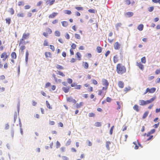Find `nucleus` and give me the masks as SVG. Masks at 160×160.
<instances>
[{"mask_svg":"<svg viewBox=\"0 0 160 160\" xmlns=\"http://www.w3.org/2000/svg\"><path fill=\"white\" fill-rule=\"evenodd\" d=\"M116 70L118 74L122 75L126 72V68L122 64L119 63L116 66Z\"/></svg>","mask_w":160,"mask_h":160,"instance_id":"nucleus-1","label":"nucleus"},{"mask_svg":"<svg viewBox=\"0 0 160 160\" xmlns=\"http://www.w3.org/2000/svg\"><path fill=\"white\" fill-rule=\"evenodd\" d=\"M156 97L154 96L151 98L150 100L144 101V100H140L139 101V104L141 106H144L149 104L152 102L156 99Z\"/></svg>","mask_w":160,"mask_h":160,"instance_id":"nucleus-2","label":"nucleus"},{"mask_svg":"<svg viewBox=\"0 0 160 160\" xmlns=\"http://www.w3.org/2000/svg\"><path fill=\"white\" fill-rule=\"evenodd\" d=\"M102 85L104 86L105 87H103V89L107 90L109 83L108 81L105 79H103L102 80Z\"/></svg>","mask_w":160,"mask_h":160,"instance_id":"nucleus-3","label":"nucleus"},{"mask_svg":"<svg viewBox=\"0 0 160 160\" xmlns=\"http://www.w3.org/2000/svg\"><path fill=\"white\" fill-rule=\"evenodd\" d=\"M46 32H44L42 34L45 37H47L48 36V34H51L52 32V30L48 28H47L45 29Z\"/></svg>","mask_w":160,"mask_h":160,"instance_id":"nucleus-4","label":"nucleus"},{"mask_svg":"<svg viewBox=\"0 0 160 160\" xmlns=\"http://www.w3.org/2000/svg\"><path fill=\"white\" fill-rule=\"evenodd\" d=\"M8 55L6 52H3L1 55V58H3V60L5 61L8 58Z\"/></svg>","mask_w":160,"mask_h":160,"instance_id":"nucleus-5","label":"nucleus"},{"mask_svg":"<svg viewBox=\"0 0 160 160\" xmlns=\"http://www.w3.org/2000/svg\"><path fill=\"white\" fill-rule=\"evenodd\" d=\"M71 86L72 87H74V88L77 89H80L81 88V85H78L76 83H74L71 84Z\"/></svg>","mask_w":160,"mask_h":160,"instance_id":"nucleus-6","label":"nucleus"},{"mask_svg":"<svg viewBox=\"0 0 160 160\" xmlns=\"http://www.w3.org/2000/svg\"><path fill=\"white\" fill-rule=\"evenodd\" d=\"M107 92V90L103 89V87L102 89L99 90L98 92V95L99 96H101L103 94L104 95Z\"/></svg>","mask_w":160,"mask_h":160,"instance_id":"nucleus-7","label":"nucleus"},{"mask_svg":"<svg viewBox=\"0 0 160 160\" xmlns=\"http://www.w3.org/2000/svg\"><path fill=\"white\" fill-rule=\"evenodd\" d=\"M120 48V44L119 43L117 42H116L114 45V48L115 50H118Z\"/></svg>","mask_w":160,"mask_h":160,"instance_id":"nucleus-8","label":"nucleus"},{"mask_svg":"<svg viewBox=\"0 0 160 160\" xmlns=\"http://www.w3.org/2000/svg\"><path fill=\"white\" fill-rule=\"evenodd\" d=\"M137 65L139 67V68L142 70H143L144 68V66L141 63V62H136Z\"/></svg>","mask_w":160,"mask_h":160,"instance_id":"nucleus-9","label":"nucleus"},{"mask_svg":"<svg viewBox=\"0 0 160 160\" xmlns=\"http://www.w3.org/2000/svg\"><path fill=\"white\" fill-rule=\"evenodd\" d=\"M30 35V34L29 32L27 33H24L23 34L22 38L25 40L27 39L28 38Z\"/></svg>","mask_w":160,"mask_h":160,"instance_id":"nucleus-10","label":"nucleus"},{"mask_svg":"<svg viewBox=\"0 0 160 160\" xmlns=\"http://www.w3.org/2000/svg\"><path fill=\"white\" fill-rule=\"evenodd\" d=\"M133 15V13L132 12H128L125 13V15L126 17L130 18Z\"/></svg>","mask_w":160,"mask_h":160,"instance_id":"nucleus-11","label":"nucleus"},{"mask_svg":"<svg viewBox=\"0 0 160 160\" xmlns=\"http://www.w3.org/2000/svg\"><path fill=\"white\" fill-rule=\"evenodd\" d=\"M55 0H47L46 3L47 5L51 6L55 2Z\"/></svg>","mask_w":160,"mask_h":160,"instance_id":"nucleus-12","label":"nucleus"},{"mask_svg":"<svg viewBox=\"0 0 160 160\" xmlns=\"http://www.w3.org/2000/svg\"><path fill=\"white\" fill-rule=\"evenodd\" d=\"M58 13L57 12H54L49 15L48 17L49 18H55Z\"/></svg>","mask_w":160,"mask_h":160,"instance_id":"nucleus-13","label":"nucleus"},{"mask_svg":"<svg viewBox=\"0 0 160 160\" xmlns=\"http://www.w3.org/2000/svg\"><path fill=\"white\" fill-rule=\"evenodd\" d=\"M117 105L118 106V107L117 108V110H119L121 109V106H122V103L121 101H119V102H117Z\"/></svg>","mask_w":160,"mask_h":160,"instance_id":"nucleus-14","label":"nucleus"},{"mask_svg":"<svg viewBox=\"0 0 160 160\" xmlns=\"http://www.w3.org/2000/svg\"><path fill=\"white\" fill-rule=\"evenodd\" d=\"M76 58L78 60L81 59L82 55L79 52H77L76 53Z\"/></svg>","mask_w":160,"mask_h":160,"instance_id":"nucleus-15","label":"nucleus"},{"mask_svg":"<svg viewBox=\"0 0 160 160\" xmlns=\"http://www.w3.org/2000/svg\"><path fill=\"white\" fill-rule=\"evenodd\" d=\"M70 88V87H64L62 89L65 93H67L69 91Z\"/></svg>","mask_w":160,"mask_h":160,"instance_id":"nucleus-16","label":"nucleus"},{"mask_svg":"<svg viewBox=\"0 0 160 160\" xmlns=\"http://www.w3.org/2000/svg\"><path fill=\"white\" fill-rule=\"evenodd\" d=\"M148 88V92L150 93H154L156 90V88H152L150 89L149 88Z\"/></svg>","mask_w":160,"mask_h":160,"instance_id":"nucleus-17","label":"nucleus"},{"mask_svg":"<svg viewBox=\"0 0 160 160\" xmlns=\"http://www.w3.org/2000/svg\"><path fill=\"white\" fill-rule=\"evenodd\" d=\"M119 87L120 88H123L124 86V83L122 81H119L118 83Z\"/></svg>","mask_w":160,"mask_h":160,"instance_id":"nucleus-18","label":"nucleus"},{"mask_svg":"<svg viewBox=\"0 0 160 160\" xmlns=\"http://www.w3.org/2000/svg\"><path fill=\"white\" fill-rule=\"evenodd\" d=\"M118 61V58L117 55H115L113 57V62L116 63Z\"/></svg>","mask_w":160,"mask_h":160,"instance_id":"nucleus-19","label":"nucleus"},{"mask_svg":"<svg viewBox=\"0 0 160 160\" xmlns=\"http://www.w3.org/2000/svg\"><path fill=\"white\" fill-rule=\"evenodd\" d=\"M139 106L137 104H135L133 107V109L134 110H135L136 112H138L139 111Z\"/></svg>","mask_w":160,"mask_h":160,"instance_id":"nucleus-20","label":"nucleus"},{"mask_svg":"<svg viewBox=\"0 0 160 160\" xmlns=\"http://www.w3.org/2000/svg\"><path fill=\"white\" fill-rule=\"evenodd\" d=\"M45 55L46 58H51L52 55L50 52H46L45 53Z\"/></svg>","mask_w":160,"mask_h":160,"instance_id":"nucleus-21","label":"nucleus"},{"mask_svg":"<svg viewBox=\"0 0 160 160\" xmlns=\"http://www.w3.org/2000/svg\"><path fill=\"white\" fill-rule=\"evenodd\" d=\"M155 131L156 130L154 129H153L151 130L147 134V136L148 137L149 136L150 134H152L154 133L155 132Z\"/></svg>","mask_w":160,"mask_h":160,"instance_id":"nucleus-22","label":"nucleus"},{"mask_svg":"<svg viewBox=\"0 0 160 160\" xmlns=\"http://www.w3.org/2000/svg\"><path fill=\"white\" fill-rule=\"evenodd\" d=\"M12 58L13 59H16L17 58L16 53L15 52H12L11 54Z\"/></svg>","mask_w":160,"mask_h":160,"instance_id":"nucleus-23","label":"nucleus"},{"mask_svg":"<svg viewBox=\"0 0 160 160\" xmlns=\"http://www.w3.org/2000/svg\"><path fill=\"white\" fill-rule=\"evenodd\" d=\"M29 56L28 51V50L26 51L25 56V61L26 63H27Z\"/></svg>","mask_w":160,"mask_h":160,"instance_id":"nucleus-24","label":"nucleus"},{"mask_svg":"<svg viewBox=\"0 0 160 160\" xmlns=\"http://www.w3.org/2000/svg\"><path fill=\"white\" fill-rule=\"evenodd\" d=\"M25 39H22V38L21 39H20V42L19 43V46H20L21 45H23L25 44H26V42L25 41H24Z\"/></svg>","mask_w":160,"mask_h":160,"instance_id":"nucleus-25","label":"nucleus"},{"mask_svg":"<svg viewBox=\"0 0 160 160\" xmlns=\"http://www.w3.org/2000/svg\"><path fill=\"white\" fill-rule=\"evenodd\" d=\"M83 67L86 69H87L88 68V64L86 62H83Z\"/></svg>","mask_w":160,"mask_h":160,"instance_id":"nucleus-26","label":"nucleus"},{"mask_svg":"<svg viewBox=\"0 0 160 160\" xmlns=\"http://www.w3.org/2000/svg\"><path fill=\"white\" fill-rule=\"evenodd\" d=\"M62 26L64 27H66L68 25V22L67 21H63L61 22Z\"/></svg>","mask_w":160,"mask_h":160,"instance_id":"nucleus-27","label":"nucleus"},{"mask_svg":"<svg viewBox=\"0 0 160 160\" xmlns=\"http://www.w3.org/2000/svg\"><path fill=\"white\" fill-rule=\"evenodd\" d=\"M143 28V25L142 24L139 25L138 27V29L139 31H142Z\"/></svg>","mask_w":160,"mask_h":160,"instance_id":"nucleus-28","label":"nucleus"},{"mask_svg":"<svg viewBox=\"0 0 160 160\" xmlns=\"http://www.w3.org/2000/svg\"><path fill=\"white\" fill-rule=\"evenodd\" d=\"M6 23L8 25H9L11 22V19L10 18H7L5 19Z\"/></svg>","mask_w":160,"mask_h":160,"instance_id":"nucleus-29","label":"nucleus"},{"mask_svg":"<svg viewBox=\"0 0 160 160\" xmlns=\"http://www.w3.org/2000/svg\"><path fill=\"white\" fill-rule=\"evenodd\" d=\"M111 144V142L109 141H107L106 142V147L108 150L110 149L109 145Z\"/></svg>","mask_w":160,"mask_h":160,"instance_id":"nucleus-30","label":"nucleus"},{"mask_svg":"<svg viewBox=\"0 0 160 160\" xmlns=\"http://www.w3.org/2000/svg\"><path fill=\"white\" fill-rule=\"evenodd\" d=\"M83 105V102H80L79 103H77L76 105V107L77 108H79L82 106Z\"/></svg>","mask_w":160,"mask_h":160,"instance_id":"nucleus-31","label":"nucleus"},{"mask_svg":"<svg viewBox=\"0 0 160 160\" xmlns=\"http://www.w3.org/2000/svg\"><path fill=\"white\" fill-rule=\"evenodd\" d=\"M20 49L21 50L22 52H23V50L25 48V47L23 45H20Z\"/></svg>","mask_w":160,"mask_h":160,"instance_id":"nucleus-32","label":"nucleus"},{"mask_svg":"<svg viewBox=\"0 0 160 160\" xmlns=\"http://www.w3.org/2000/svg\"><path fill=\"white\" fill-rule=\"evenodd\" d=\"M101 123L99 122H96L95 123V126L97 127H99L101 126Z\"/></svg>","mask_w":160,"mask_h":160,"instance_id":"nucleus-33","label":"nucleus"},{"mask_svg":"<svg viewBox=\"0 0 160 160\" xmlns=\"http://www.w3.org/2000/svg\"><path fill=\"white\" fill-rule=\"evenodd\" d=\"M148 113H149V112H148V111L146 112L143 115V116H142V118L143 119L145 118L148 116Z\"/></svg>","mask_w":160,"mask_h":160,"instance_id":"nucleus-34","label":"nucleus"},{"mask_svg":"<svg viewBox=\"0 0 160 160\" xmlns=\"http://www.w3.org/2000/svg\"><path fill=\"white\" fill-rule=\"evenodd\" d=\"M55 34L56 36L59 37L60 36V33L58 31H56L55 32Z\"/></svg>","mask_w":160,"mask_h":160,"instance_id":"nucleus-35","label":"nucleus"},{"mask_svg":"<svg viewBox=\"0 0 160 160\" xmlns=\"http://www.w3.org/2000/svg\"><path fill=\"white\" fill-rule=\"evenodd\" d=\"M75 8L78 11H82L83 10V8L81 7H76Z\"/></svg>","mask_w":160,"mask_h":160,"instance_id":"nucleus-36","label":"nucleus"},{"mask_svg":"<svg viewBox=\"0 0 160 160\" xmlns=\"http://www.w3.org/2000/svg\"><path fill=\"white\" fill-rule=\"evenodd\" d=\"M46 104L47 107L48 108L50 109H51L52 108V107L50 106L49 102L48 101H46Z\"/></svg>","mask_w":160,"mask_h":160,"instance_id":"nucleus-37","label":"nucleus"},{"mask_svg":"<svg viewBox=\"0 0 160 160\" xmlns=\"http://www.w3.org/2000/svg\"><path fill=\"white\" fill-rule=\"evenodd\" d=\"M97 52H98V53H100L102 52V48L101 47H98L97 48Z\"/></svg>","mask_w":160,"mask_h":160,"instance_id":"nucleus-38","label":"nucleus"},{"mask_svg":"<svg viewBox=\"0 0 160 160\" xmlns=\"http://www.w3.org/2000/svg\"><path fill=\"white\" fill-rule=\"evenodd\" d=\"M141 61L143 63H145L146 62V59L145 57H143L141 59Z\"/></svg>","mask_w":160,"mask_h":160,"instance_id":"nucleus-39","label":"nucleus"},{"mask_svg":"<svg viewBox=\"0 0 160 160\" xmlns=\"http://www.w3.org/2000/svg\"><path fill=\"white\" fill-rule=\"evenodd\" d=\"M95 114L94 113H89L88 114V116L89 117H94L95 116Z\"/></svg>","mask_w":160,"mask_h":160,"instance_id":"nucleus-40","label":"nucleus"},{"mask_svg":"<svg viewBox=\"0 0 160 160\" xmlns=\"http://www.w3.org/2000/svg\"><path fill=\"white\" fill-rule=\"evenodd\" d=\"M56 68L59 69H63V67L62 66L60 65H57L56 67Z\"/></svg>","mask_w":160,"mask_h":160,"instance_id":"nucleus-41","label":"nucleus"},{"mask_svg":"<svg viewBox=\"0 0 160 160\" xmlns=\"http://www.w3.org/2000/svg\"><path fill=\"white\" fill-rule=\"evenodd\" d=\"M17 16L19 17H23L24 16V14L23 13H19L17 14Z\"/></svg>","mask_w":160,"mask_h":160,"instance_id":"nucleus-42","label":"nucleus"},{"mask_svg":"<svg viewBox=\"0 0 160 160\" xmlns=\"http://www.w3.org/2000/svg\"><path fill=\"white\" fill-rule=\"evenodd\" d=\"M65 13L68 15H70L72 13V12L70 10H66L65 11Z\"/></svg>","mask_w":160,"mask_h":160,"instance_id":"nucleus-43","label":"nucleus"},{"mask_svg":"<svg viewBox=\"0 0 160 160\" xmlns=\"http://www.w3.org/2000/svg\"><path fill=\"white\" fill-rule=\"evenodd\" d=\"M75 38L78 39H80L81 38V37L80 35L78 34H75Z\"/></svg>","mask_w":160,"mask_h":160,"instance_id":"nucleus-44","label":"nucleus"},{"mask_svg":"<svg viewBox=\"0 0 160 160\" xmlns=\"http://www.w3.org/2000/svg\"><path fill=\"white\" fill-rule=\"evenodd\" d=\"M9 12L10 14L12 15L14 14V10L12 8H11L10 9V10Z\"/></svg>","mask_w":160,"mask_h":160,"instance_id":"nucleus-45","label":"nucleus"},{"mask_svg":"<svg viewBox=\"0 0 160 160\" xmlns=\"http://www.w3.org/2000/svg\"><path fill=\"white\" fill-rule=\"evenodd\" d=\"M24 4V3L23 1H19L18 2V5L19 6H23Z\"/></svg>","mask_w":160,"mask_h":160,"instance_id":"nucleus-46","label":"nucleus"},{"mask_svg":"<svg viewBox=\"0 0 160 160\" xmlns=\"http://www.w3.org/2000/svg\"><path fill=\"white\" fill-rule=\"evenodd\" d=\"M58 74L62 77L65 76V75L64 74V73L61 71H58Z\"/></svg>","mask_w":160,"mask_h":160,"instance_id":"nucleus-47","label":"nucleus"},{"mask_svg":"<svg viewBox=\"0 0 160 160\" xmlns=\"http://www.w3.org/2000/svg\"><path fill=\"white\" fill-rule=\"evenodd\" d=\"M88 11L91 13H95V10L94 9H90L88 10Z\"/></svg>","mask_w":160,"mask_h":160,"instance_id":"nucleus-48","label":"nucleus"},{"mask_svg":"<svg viewBox=\"0 0 160 160\" xmlns=\"http://www.w3.org/2000/svg\"><path fill=\"white\" fill-rule=\"evenodd\" d=\"M114 126H112L110 129V134H111V135H112V132H113V129L114 128Z\"/></svg>","mask_w":160,"mask_h":160,"instance_id":"nucleus-49","label":"nucleus"},{"mask_svg":"<svg viewBox=\"0 0 160 160\" xmlns=\"http://www.w3.org/2000/svg\"><path fill=\"white\" fill-rule=\"evenodd\" d=\"M56 144L57 148H59L61 146L60 143L58 141H57Z\"/></svg>","mask_w":160,"mask_h":160,"instance_id":"nucleus-50","label":"nucleus"},{"mask_svg":"<svg viewBox=\"0 0 160 160\" xmlns=\"http://www.w3.org/2000/svg\"><path fill=\"white\" fill-rule=\"evenodd\" d=\"M72 49H75L76 47V45L74 43H72V45L71 46Z\"/></svg>","mask_w":160,"mask_h":160,"instance_id":"nucleus-51","label":"nucleus"},{"mask_svg":"<svg viewBox=\"0 0 160 160\" xmlns=\"http://www.w3.org/2000/svg\"><path fill=\"white\" fill-rule=\"evenodd\" d=\"M112 100V99L109 97L106 98V101L108 102H110Z\"/></svg>","mask_w":160,"mask_h":160,"instance_id":"nucleus-52","label":"nucleus"},{"mask_svg":"<svg viewBox=\"0 0 160 160\" xmlns=\"http://www.w3.org/2000/svg\"><path fill=\"white\" fill-rule=\"evenodd\" d=\"M43 45L44 46H46L48 45V42L46 40H45L44 41Z\"/></svg>","mask_w":160,"mask_h":160,"instance_id":"nucleus-53","label":"nucleus"},{"mask_svg":"<svg viewBox=\"0 0 160 160\" xmlns=\"http://www.w3.org/2000/svg\"><path fill=\"white\" fill-rule=\"evenodd\" d=\"M67 81L68 83L69 84H72V80L71 78H68L67 79Z\"/></svg>","mask_w":160,"mask_h":160,"instance_id":"nucleus-54","label":"nucleus"},{"mask_svg":"<svg viewBox=\"0 0 160 160\" xmlns=\"http://www.w3.org/2000/svg\"><path fill=\"white\" fill-rule=\"evenodd\" d=\"M122 25V24L120 23H117L116 25V27L117 29H118L119 27H120Z\"/></svg>","mask_w":160,"mask_h":160,"instance_id":"nucleus-55","label":"nucleus"},{"mask_svg":"<svg viewBox=\"0 0 160 160\" xmlns=\"http://www.w3.org/2000/svg\"><path fill=\"white\" fill-rule=\"evenodd\" d=\"M155 74L157 75L160 73V68L156 70L155 72Z\"/></svg>","mask_w":160,"mask_h":160,"instance_id":"nucleus-56","label":"nucleus"},{"mask_svg":"<svg viewBox=\"0 0 160 160\" xmlns=\"http://www.w3.org/2000/svg\"><path fill=\"white\" fill-rule=\"evenodd\" d=\"M60 150L61 152H64L65 151V148L64 147H62L60 148Z\"/></svg>","mask_w":160,"mask_h":160,"instance_id":"nucleus-57","label":"nucleus"},{"mask_svg":"<svg viewBox=\"0 0 160 160\" xmlns=\"http://www.w3.org/2000/svg\"><path fill=\"white\" fill-rule=\"evenodd\" d=\"M148 137L149 138L147 139V141H149L153 139V136L152 135H149Z\"/></svg>","mask_w":160,"mask_h":160,"instance_id":"nucleus-58","label":"nucleus"},{"mask_svg":"<svg viewBox=\"0 0 160 160\" xmlns=\"http://www.w3.org/2000/svg\"><path fill=\"white\" fill-rule=\"evenodd\" d=\"M152 1L155 3H159L160 4V0H152Z\"/></svg>","mask_w":160,"mask_h":160,"instance_id":"nucleus-59","label":"nucleus"},{"mask_svg":"<svg viewBox=\"0 0 160 160\" xmlns=\"http://www.w3.org/2000/svg\"><path fill=\"white\" fill-rule=\"evenodd\" d=\"M133 143L135 145V147L134 148V149H138V147H139L138 146L137 144L136 143V142H133Z\"/></svg>","mask_w":160,"mask_h":160,"instance_id":"nucleus-60","label":"nucleus"},{"mask_svg":"<svg viewBox=\"0 0 160 160\" xmlns=\"http://www.w3.org/2000/svg\"><path fill=\"white\" fill-rule=\"evenodd\" d=\"M50 48L53 51H54V50H55V48H54V47L52 45H50Z\"/></svg>","mask_w":160,"mask_h":160,"instance_id":"nucleus-61","label":"nucleus"},{"mask_svg":"<svg viewBox=\"0 0 160 160\" xmlns=\"http://www.w3.org/2000/svg\"><path fill=\"white\" fill-rule=\"evenodd\" d=\"M51 86V83L50 82H48L45 84V88H48Z\"/></svg>","mask_w":160,"mask_h":160,"instance_id":"nucleus-62","label":"nucleus"},{"mask_svg":"<svg viewBox=\"0 0 160 160\" xmlns=\"http://www.w3.org/2000/svg\"><path fill=\"white\" fill-rule=\"evenodd\" d=\"M92 83L94 85H97L98 84V82H97V81L95 79H93L92 80Z\"/></svg>","mask_w":160,"mask_h":160,"instance_id":"nucleus-63","label":"nucleus"},{"mask_svg":"<svg viewBox=\"0 0 160 160\" xmlns=\"http://www.w3.org/2000/svg\"><path fill=\"white\" fill-rule=\"evenodd\" d=\"M65 37L68 39H69L70 38L69 35L68 33H66Z\"/></svg>","mask_w":160,"mask_h":160,"instance_id":"nucleus-64","label":"nucleus"}]
</instances>
